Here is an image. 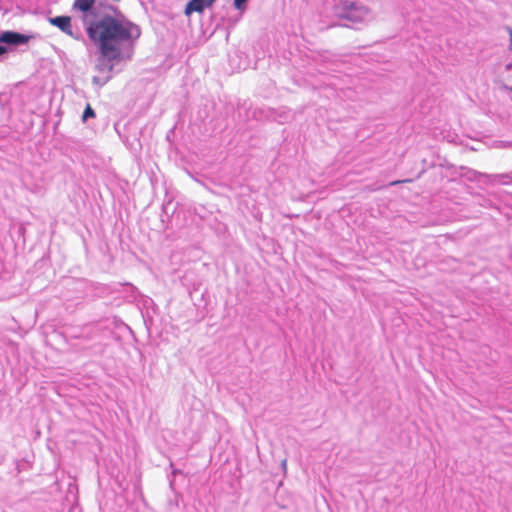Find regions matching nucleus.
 <instances>
[{"label":"nucleus","instance_id":"4468645a","mask_svg":"<svg viewBox=\"0 0 512 512\" xmlns=\"http://www.w3.org/2000/svg\"><path fill=\"white\" fill-rule=\"evenodd\" d=\"M411 180H397V181H393L390 183L391 186H395V185H398L400 183H404V182H410Z\"/></svg>","mask_w":512,"mask_h":512},{"label":"nucleus","instance_id":"dca6fc26","mask_svg":"<svg viewBox=\"0 0 512 512\" xmlns=\"http://www.w3.org/2000/svg\"><path fill=\"white\" fill-rule=\"evenodd\" d=\"M508 32H509V35H510V46H511V49H512V28H508Z\"/></svg>","mask_w":512,"mask_h":512},{"label":"nucleus","instance_id":"f8f14e48","mask_svg":"<svg viewBox=\"0 0 512 512\" xmlns=\"http://www.w3.org/2000/svg\"><path fill=\"white\" fill-rule=\"evenodd\" d=\"M234 1V6L237 8V9H242L245 5H246V2L248 0H233Z\"/></svg>","mask_w":512,"mask_h":512},{"label":"nucleus","instance_id":"ddd939ff","mask_svg":"<svg viewBox=\"0 0 512 512\" xmlns=\"http://www.w3.org/2000/svg\"><path fill=\"white\" fill-rule=\"evenodd\" d=\"M280 122L286 121L289 118V113L286 111H283L280 115Z\"/></svg>","mask_w":512,"mask_h":512},{"label":"nucleus","instance_id":"6e6552de","mask_svg":"<svg viewBox=\"0 0 512 512\" xmlns=\"http://www.w3.org/2000/svg\"><path fill=\"white\" fill-rule=\"evenodd\" d=\"M480 177L488 178L490 182H497L501 184H510L512 182V176L508 173L503 174H486V173H479Z\"/></svg>","mask_w":512,"mask_h":512},{"label":"nucleus","instance_id":"f3484780","mask_svg":"<svg viewBox=\"0 0 512 512\" xmlns=\"http://www.w3.org/2000/svg\"><path fill=\"white\" fill-rule=\"evenodd\" d=\"M286 464H287L286 460H283V461H282V467H283V469H286Z\"/></svg>","mask_w":512,"mask_h":512},{"label":"nucleus","instance_id":"20e7f679","mask_svg":"<svg viewBox=\"0 0 512 512\" xmlns=\"http://www.w3.org/2000/svg\"><path fill=\"white\" fill-rule=\"evenodd\" d=\"M103 330L98 325H85L77 332L70 334L72 339L82 340L85 343H96L102 337Z\"/></svg>","mask_w":512,"mask_h":512},{"label":"nucleus","instance_id":"1a4fd4ad","mask_svg":"<svg viewBox=\"0 0 512 512\" xmlns=\"http://www.w3.org/2000/svg\"><path fill=\"white\" fill-rule=\"evenodd\" d=\"M111 78V75H104V76H94L92 81L94 84L96 85H99V86H103L105 85Z\"/></svg>","mask_w":512,"mask_h":512},{"label":"nucleus","instance_id":"9d476101","mask_svg":"<svg viewBox=\"0 0 512 512\" xmlns=\"http://www.w3.org/2000/svg\"><path fill=\"white\" fill-rule=\"evenodd\" d=\"M95 117V111L93 108L88 104L86 108L84 109V112L82 114V120L86 122L89 118Z\"/></svg>","mask_w":512,"mask_h":512},{"label":"nucleus","instance_id":"0eeeda50","mask_svg":"<svg viewBox=\"0 0 512 512\" xmlns=\"http://www.w3.org/2000/svg\"><path fill=\"white\" fill-rule=\"evenodd\" d=\"M121 58H112V56H101L97 59L96 69L100 73H104L105 75H110V73L113 70V63L114 60H120Z\"/></svg>","mask_w":512,"mask_h":512},{"label":"nucleus","instance_id":"f03ea898","mask_svg":"<svg viewBox=\"0 0 512 512\" xmlns=\"http://www.w3.org/2000/svg\"><path fill=\"white\" fill-rule=\"evenodd\" d=\"M72 11L79 15V18L88 34L90 27H95L111 12H116L117 7L107 0H74Z\"/></svg>","mask_w":512,"mask_h":512},{"label":"nucleus","instance_id":"2eb2a0df","mask_svg":"<svg viewBox=\"0 0 512 512\" xmlns=\"http://www.w3.org/2000/svg\"><path fill=\"white\" fill-rule=\"evenodd\" d=\"M7 53V48L3 45H0V56Z\"/></svg>","mask_w":512,"mask_h":512},{"label":"nucleus","instance_id":"f257e3e1","mask_svg":"<svg viewBox=\"0 0 512 512\" xmlns=\"http://www.w3.org/2000/svg\"><path fill=\"white\" fill-rule=\"evenodd\" d=\"M88 38L99 45L103 56L121 58V43H133L141 36V28L130 21L118 8L93 28L88 29Z\"/></svg>","mask_w":512,"mask_h":512},{"label":"nucleus","instance_id":"9b49d317","mask_svg":"<svg viewBox=\"0 0 512 512\" xmlns=\"http://www.w3.org/2000/svg\"><path fill=\"white\" fill-rule=\"evenodd\" d=\"M346 7L349 8V11H347V13L344 15V17L349 20H354L355 18L353 16V11L357 10L355 2H350V4L346 5Z\"/></svg>","mask_w":512,"mask_h":512},{"label":"nucleus","instance_id":"39448f33","mask_svg":"<svg viewBox=\"0 0 512 512\" xmlns=\"http://www.w3.org/2000/svg\"><path fill=\"white\" fill-rule=\"evenodd\" d=\"M29 36L14 31H5L0 34V43L9 46L23 45L28 42Z\"/></svg>","mask_w":512,"mask_h":512},{"label":"nucleus","instance_id":"423d86ee","mask_svg":"<svg viewBox=\"0 0 512 512\" xmlns=\"http://www.w3.org/2000/svg\"><path fill=\"white\" fill-rule=\"evenodd\" d=\"M216 0H190L185 7V14L191 15L193 12H203L205 8L210 7Z\"/></svg>","mask_w":512,"mask_h":512},{"label":"nucleus","instance_id":"7ed1b4c3","mask_svg":"<svg viewBox=\"0 0 512 512\" xmlns=\"http://www.w3.org/2000/svg\"><path fill=\"white\" fill-rule=\"evenodd\" d=\"M49 23L59 28L64 34L75 40H80L83 36L78 26L72 25L71 17L66 15L50 17Z\"/></svg>","mask_w":512,"mask_h":512}]
</instances>
